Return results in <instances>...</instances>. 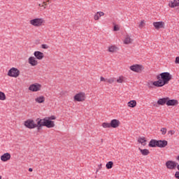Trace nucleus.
Here are the masks:
<instances>
[{"mask_svg":"<svg viewBox=\"0 0 179 179\" xmlns=\"http://www.w3.org/2000/svg\"><path fill=\"white\" fill-rule=\"evenodd\" d=\"M157 79L160 87L169 85V82L173 79V76L169 72H164L157 76Z\"/></svg>","mask_w":179,"mask_h":179,"instance_id":"nucleus-1","label":"nucleus"},{"mask_svg":"<svg viewBox=\"0 0 179 179\" xmlns=\"http://www.w3.org/2000/svg\"><path fill=\"white\" fill-rule=\"evenodd\" d=\"M38 130L41 129L42 127H46L47 128H54L55 124L54 121H51L48 119H40L38 118Z\"/></svg>","mask_w":179,"mask_h":179,"instance_id":"nucleus-2","label":"nucleus"},{"mask_svg":"<svg viewBox=\"0 0 179 179\" xmlns=\"http://www.w3.org/2000/svg\"><path fill=\"white\" fill-rule=\"evenodd\" d=\"M129 69L131 72H134L135 73H142L145 67L142 64H135L131 66H129Z\"/></svg>","mask_w":179,"mask_h":179,"instance_id":"nucleus-3","label":"nucleus"},{"mask_svg":"<svg viewBox=\"0 0 179 179\" xmlns=\"http://www.w3.org/2000/svg\"><path fill=\"white\" fill-rule=\"evenodd\" d=\"M24 125L27 128H29V129H33L34 128H37L38 130V119H36V123L34 122V120H28L24 122Z\"/></svg>","mask_w":179,"mask_h":179,"instance_id":"nucleus-4","label":"nucleus"},{"mask_svg":"<svg viewBox=\"0 0 179 179\" xmlns=\"http://www.w3.org/2000/svg\"><path fill=\"white\" fill-rule=\"evenodd\" d=\"M73 101H78V103L86 101V93L80 92L73 96Z\"/></svg>","mask_w":179,"mask_h":179,"instance_id":"nucleus-5","label":"nucleus"},{"mask_svg":"<svg viewBox=\"0 0 179 179\" xmlns=\"http://www.w3.org/2000/svg\"><path fill=\"white\" fill-rule=\"evenodd\" d=\"M30 24L31 26H34V27H40L42 24H44L45 23V21L43 18H35L33 20H31L29 21Z\"/></svg>","mask_w":179,"mask_h":179,"instance_id":"nucleus-6","label":"nucleus"},{"mask_svg":"<svg viewBox=\"0 0 179 179\" xmlns=\"http://www.w3.org/2000/svg\"><path fill=\"white\" fill-rule=\"evenodd\" d=\"M8 76H10V78H17L20 75V71L15 68L12 67L8 72Z\"/></svg>","mask_w":179,"mask_h":179,"instance_id":"nucleus-7","label":"nucleus"},{"mask_svg":"<svg viewBox=\"0 0 179 179\" xmlns=\"http://www.w3.org/2000/svg\"><path fill=\"white\" fill-rule=\"evenodd\" d=\"M41 87H43L41 84L34 83L29 86V90L31 92H40V90H41Z\"/></svg>","mask_w":179,"mask_h":179,"instance_id":"nucleus-8","label":"nucleus"},{"mask_svg":"<svg viewBox=\"0 0 179 179\" xmlns=\"http://www.w3.org/2000/svg\"><path fill=\"white\" fill-rule=\"evenodd\" d=\"M152 25L154 26L156 30H160V29H164L166 27V23H164V22L162 21L154 22L152 23Z\"/></svg>","mask_w":179,"mask_h":179,"instance_id":"nucleus-9","label":"nucleus"},{"mask_svg":"<svg viewBox=\"0 0 179 179\" xmlns=\"http://www.w3.org/2000/svg\"><path fill=\"white\" fill-rule=\"evenodd\" d=\"M147 86L148 87V89H153V87H160V84H159V81H152V80H149L147 83Z\"/></svg>","mask_w":179,"mask_h":179,"instance_id":"nucleus-10","label":"nucleus"},{"mask_svg":"<svg viewBox=\"0 0 179 179\" xmlns=\"http://www.w3.org/2000/svg\"><path fill=\"white\" fill-rule=\"evenodd\" d=\"M166 106L170 107V106H178V101L177 99H170L169 97H167Z\"/></svg>","mask_w":179,"mask_h":179,"instance_id":"nucleus-11","label":"nucleus"},{"mask_svg":"<svg viewBox=\"0 0 179 179\" xmlns=\"http://www.w3.org/2000/svg\"><path fill=\"white\" fill-rule=\"evenodd\" d=\"M28 62L31 65V66H37L38 65V61L34 57H30L28 59Z\"/></svg>","mask_w":179,"mask_h":179,"instance_id":"nucleus-12","label":"nucleus"},{"mask_svg":"<svg viewBox=\"0 0 179 179\" xmlns=\"http://www.w3.org/2000/svg\"><path fill=\"white\" fill-rule=\"evenodd\" d=\"M110 128H118L121 125V122L117 119H113L110 121Z\"/></svg>","mask_w":179,"mask_h":179,"instance_id":"nucleus-13","label":"nucleus"},{"mask_svg":"<svg viewBox=\"0 0 179 179\" xmlns=\"http://www.w3.org/2000/svg\"><path fill=\"white\" fill-rule=\"evenodd\" d=\"M166 166L167 169H169V170H173V169H176V167H177V164H176L173 161H168L166 163Z\"/></svg>","mask_w":179,"mask_h":179,"instance_id":"nucleus-14","label":"nucleus"},{"mask_svg":"<svg viewBox=\"0 0 179 179\" xmlns=\"http://www.w3.org/2000/svg\"><path fill=\"white\" fill-rule=\"evenodd\" d=\"M34 55L35 58H36V59H39V61H41V59L44 58V53L40 51H35Z\"/></svg>","mask_w":179,"mask_h":179,"instance_id":"nucleus-15","label":"nucleus"},{"mask_svg":"<svg viewBox=\"0 0 179 179\" xmlns=\"http://www.w3.org/2000/svg\"><path fill=\"white\" fill-rule=\"evenodd\" d=\"M134 41V39L131 38V35L127 34L124 36V39L123 41L124 44H132V42Z\"/></svg>","mask_w":179,"mask_h":179,"instance_id":"nucleus-16","label":"nucleus"},{"mask_svg":"<svg viewBox=\"0 0 179 179\" xmlns=\"http://www.w3.org/2000/svg\"><path fill=\"white\" fill-rule=\"evenodd\" d=\"M1 162H8L10 160V155L9 152L4 153L3 155L1 156Z\"/></svg>","mask_w":179,"mask_h":179,"instance_id":"nucleus-17","label":"nucleus"},{"mask_svg":"<svg viewBox=\"0 0 179 179\" xmlns=\"http://www.w3.org/2000/svg\"><path fill=\"white\" fill-rule=\"evenodd\" d=\"M102 16H104V12L98 11L94 15V20H99Z\"/></svg>","mask_w":179,"mask_h":179,"instance_id":"nucleus-18","label":"nucleus"},{"mask_svg":"<svg viewBox=\"0 0 179 179\" xmlns=\"http://www.w3.org/2000/svg\"><path fill=\"white\" fill-rule=\"evenodd\" d=\"M167 100H168L167 97L161 98L158 99L157 104H158V106H164L167 104Z\"/></svg>","mask_w":179,"mask_h":179,"instance_id":"nucleus-19","label":"nucleus"},{"mask_svg":"<svg viewBox=\"0 0 179 179\" xmlns=\"http://www.w3.org/2000/svg\"><path fill=\"white\" fill-rule=\"evenodd\" d=\"M169 144V142L166 140H159L158 141V148H166L167 145Z\"/></svg>","mask_w":179,"mask_h":179,"instance_id":"nucleus-20","label":"nucleus"},{"mask_svg":"<svg viewBox=\"0 0 179 179\" xmlns=\"http://www.w3.org/2000/svg\"><path fill=\"white\" fill-rule=\"evenodd\" d=\"M169 6L170 8H176L177 6H179V0H173L169 1Z\"/></svg>","mask_w":179,"mask_h":179,"instance_id":"nucleus-21","label":"nucleus"},{"mask_svg":"<svg viewBox=\"0 0 179 179\" xmlns=\"http://www.w3.org/2000/svg\"><path fill=\"white\" fill-rule=\"evenodd\" d=\"M35 101L38 104H41L42 103H44V101H45V97L43 95H41L35 99Z\"/></svg>","mask_w":179,"mask_h":179,"instance_id":"nucleus-22","label":"nucleus"},{"mask_svg":"<svg viewBox=\"0 0 179 179\" xmlns=\"http://www.w3.org/2000/svg\"><path fill=\"white\" fill-rule=\"evenodd\" d=\"M148 146L150 148H158V141L157 140H155V139H152L149 144Z\"/></svg>","mask_w":179,"mask_h":179,"instance_id":"nucleus-23","label":"nucleus"},{"mask_svg":"<svg viewBox=\"0 0 179 179\" xmlns=\"http://www.w3.org/2000/svg\"><path fill=\"white\" fill-rule=\"evenodd\" d=\"M138 143H141V145H142L143 146H146V142H148V141L146 140V138H145V137H140L138 139Z\"/></svg>","mask_w":179,"mask_h":179,"instance_id":"nucleus-24","label":"nucleus"},{"mask_svg":"<svg viewBox=\"0 0 179 179\" xmlns=\"http://www.w3.org/2000/svg\"><path fill=\"white\" fill-rule=\"evenodd\" d=\"M118 51V48L115 45H110L108 47L109 52H117Z\"/></svg>","mask_w":179,"mask_h":179,"instance_id":"nucleus-25","label":"nucleus"},{"mask_svg":"<svg viewBox=\"0 0 179 179\" xmlns=\"http://www.w3.org/2000/svg\"><path fill=\"white\" fill-rule=\"evenodd\" d=\"M137 103L135 100H131L127 103V106L130 107L131 108H135Z\"/></svg>","mask_w":179,"mask_h":179,"instance_id":"nucleus-26","label":"nucleus"},{"mask_svg":"<svg viewBox=\"0 0 179 179\" xmlns=\"http://www.w3.org/2000/svg\"><path fill=\"white\" fill-rule=\"evenodd\" d=\"M138 150H140L141 155H143V156H148V155H149L150 153V152L149 151V150L148 149H141V148H138Z\"/></svg>","mask_w":179,"mask_h":179,"instance_id":"nucleus-27","label":"nucleus"},{"mask_svg":"<svg viewBox=\"0 0 179 179\" xmlns=\"http://www.w3.org/2000/svg\"><path fill=\"white\" fill-rule=\"evenodd\" d=\"M47 5H48L47 2L46 1H43V3H39L38 6L40 8H43L42 9H43V10H44V9H47Z\"/></svg>","mask_w":179,"mask_h":179,"instance_id":"nucleus-28","label":"nucleus"},{"mask_svg":"<svg viewBox=\"0 0 179 179\" xmlns=\"http://www.w3.org/2000/svg\"><path fill=\"white\" fill-rule=\"evenodd\" d=\"M124 79H125V77L123 76H120L117 79V83H124Z\"/></svg>","mask_w":179,"mask_h":179,"instance_id":"nucleus-29","label":"nucleus"},{"mask_svg":"<svg viewBox=\"0 0 179 179\" xmlns=\"http://www.w3.org/2000/svg\"><path fill=\"white\" fill-rule=\"evenodd\" d=\"M114 165V163L113 162H108L106 165V169H113V166Z\"/></svg>","mask_w":179,"mask_h":179,"instance_id":"nucleus-30","label":"nucleus"},{"mask_svg":"<svg viewBox=\"0 0 179 179\" xmlns=\"http://www.w3.org/2000/svg\"><path fill=\"white\" fill-rule=\"evenodd\" d=\"M101 127H103V128H111L110 123L108 122L102 123Z\"/></svg>","mask_w":179,"mask_h":179,"instance_id":"nucleus-31","label":"nucleus"},{"mask_svg":"<svg viewBox=\"0 0 179 179\" xmlns=\"http://www.w3.org/2000/svg\"><path fill=\"white\" fill-rule=\"evenodd\" d=\"M0 100H6V96L5 95V93L0 92Z\"/></svg>","mask_w":179,"mask_h":179,"instance_id":"nucleus-32","label":"nucleus"},{"mask_svg":"<svg viewBox=\"0 0 179 179\" xmlns=\"http://www.w3.org/2000/svg\"><path fill=\"white\" fill-rule=\"evenodd\" d=\"M145 20H141L139 25H138V27L140 29H143V27H145Z\"/></svg>","mask_w":179,"mask_h":179,"instance_id":"nucleus-33","label":"nucleus"},{"mask_svg":"<svg viewBox=\"0 0 179 179\" xmlns=\"http://www.w3.org/2000/svg\"><path fill=\"white\" fill-rule=\"evenodd\" d=\"M162 135H166L167 134V129L166 127L161 128L160 129Z\"/></svg>","mask_w":179,"mask_h":179,"instance_id":"nucleus-34","label":"nucleus"},{"mask_svg":"<svg viewBox=\"0 0 179 179\" xmlns=\"http://www.w3.org/2000/svg\"><path fill=\"white\" fill-rule=\"evenodd\" d=\"M106 83L110 84L114 83V78H109V79L106 78Z\"/></svg>","mask_w":179,"mask_h":179,"instance_id":"nucleus-35","label":"nucleus"},{"mask_svg":"<svg viewBox=\"0 0 179 179\" xmlns=\"http://www.w3.org/2000/svg\"><path fill=\"white\" fill-rule=\"evenodd\" d=\"M41 48H43V50H48L49 47H48V45L47 44H42Z\"/></svg>","mask_w":179,"mask_h":179,"instance_id":"nucleus-36","label":"nucleus"},{"mask_svg":"<svg viewBox=\"0 0 179 179\" xmlns=\"http://www.w3.org/2000/svg\"><path fill=\"white\" fill-rule=\"evenodd\" d=\"M114 31H118L120 30V26L118 24H115L113 28Z\"/></svg>","mask_w":179,"mask_h":179,"instance_id":"nucleus-37","label":"nucleus"},{"mask_svg":"<svg viewBox=\"0 0 179 179\" xmlns=\"http://www.w3.org/2000/svg\"><path fill=\"white\" fill-rule=\"evenodd\" d=\"M174 134H176V131L174 130H170L168 131V135H174Z\"/></svg>","mask_w":179,"mask_h":179,"instance_id":"nucleus-38","label":"nucleus"},{"mask_svg":"<svg viewBox=\"0 0 179 179\" xmlns=\"http://www.w3.org/2000/svg\"><path fill=\"white\" fill-rule=\"evenodd\" d=\"M48 120H49V121H51L52 120H57V117L55 115H52L48 117Z\"/></svg>","mask_w":179,"mask_h":179,"instance_id":"nucleus-39","label":"nucleus"},{"mask_svg":"<svg viewBox=\"0 0 179 179\" xmlns=\"http://www.w3.org/2000/svg\"><path fill=\"white\" fill-rule=\"evenodd\" d=\"M103 167V164H100L99 165H98V169H96V173L99 171V170H101Z\"/></svg>","mask_w":179,"mask_h":179,"instance_id":"nucleus-40","label":"nucleus"},{"mask_svg":"<svg viewBox=\"0 0 179 179\" xmlns=\"http://www.w3.org/2000/svg\"><path fill=\"white\" fill-rule=\"evenodd\" d=\"M100 80L101 82H107V78H104V77L101 76Z\"/></svg>","mask_w":179,"mask_h":179,"instance_id":"nucleus-41","label":"nucleus"},{"mask_svg":"<svg viewBox=\"0 0 179 179\" xmlns=\"http://www.w3.org/2000/svg\"><path fill=\"white\" fill-rule=\"evenodd\" d=\"M175 177H176V178L179 179V171H177V172L175 173Z\"/></svg>","mask_w":179,"mask_h":179,"instance_id":"nucleus-42","label":"nucleus"},{"mask_svg":"<svg viewBox=\"0 0 179 179\" xmlns=\"http://www.w3.org/2000/svg\"><path fill=\"white\" fill-rule=\"evenodd\" d=\"M176 64H179V56L176 57V60H175Z\"/></svg>","mask_w":179,"mask_h":179,"instance_id":"nucleus-43","label":"nucleus"},{"mask_svg":"<svg viewBox=\"0 0 179 179\" xmlns=\"http://www.w3.org/2000/svg\"><path fill=\"white\" fill-rule=\"evenodd\" d=\"M29 171H30V172L31 173V171H33V169L29 168Z\"/></svg>","mask_w":179,"mask_h":179,"instance_id":"nucleus-44","label":"nucleus"},{"mask_svg":"<svg viewBox=\"0 0 179 179\" xmlns=\"http://www.w3.org/2000/svg\"><path fill=\"white\" fill-rule=\"evenodd\" d=\"M176 160H178V162H179V155H178V157H176Z\"/></svg>","mask_w":179,"mask_h":179,"instance_id":"nucleus-45","label":"nucleus"},{"mask_svg":"<svg viewBox=\"0 0 179 179\" xmlns=\"http://www.w3.org/2000/svg\"><path fill=\"white\" fill-rule=\"evenodd\" d=\"M45 2H46V3H47V2H50V0H47Z\"/></svg>","mask_w":179,"mask_h":179,"instance_id":"nucleus-46","label":"nucleus"},{"mask_svg":"<svg viewBox=\"0 0 179 179\" xmlns=\"http://www.w3.org/2000/svg\"><path fill=\"white\" fill-rule=\"evenodd\" d=\"M0 179H2V176H0Z\"/></svg>","mask_w":179,"mask_h":179,"instance_id":"nucleus-47","label":"nucleus"},{"mask_svg":"<svg viewBox=\"0 0 179 179\" xmlns=\"http://www.w3.org/2000/svg\"><path fill=\"white\" fill-rule=\"evenodd\" d=\"M80 179H82V178H80Z\"/></svg>","mask_w":179,"mask_h":179,"instance_id":"nucleus-48","label":"nucleus"}]
</instances>
